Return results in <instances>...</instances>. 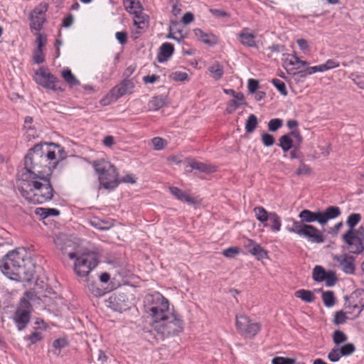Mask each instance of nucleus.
Here are the masks:
<instances>
[{"label": "nucleus", "instance_id": "nucleus-1", "mask_svg": "<svg viewBox=\"0 0 364 364\" xmlns=\"http://www.w3.org/2000/svg\"><path fill=\"white\" fill-rule=\"evenodd\" d=\"M144 303L147 313L153 319V328L161 338L176 336L183 330L181 316L170 309L168 300L161 294H147Z\"/></svg>", "mask_w": 364, "mask_h": 364}, {"label": "nucleus", "instance_id": "nucleus-2", "mask_svg": "<svg viewBox=\"0 0 364 364\" xmlns=\"http://www.w3.org/2000/svg\"><path fill=\"white\" fill-rule=\"evenodd\" d=\"M52 173L49 168L35 171L19 168L16 174L18 189L22 197L33 203H43L51 200L54 189L50 182Z\"/></svg>", "mask_w": 364, "mask_h": 364}, {"label": "nucleus", "instance_id": "nucleus-3", "mask_svg": "<svg viewBox=\"0 0 364 364\" xmlns=\"http://www.w3.org/2000/svg\"><path fill=\"white\" fill-rule=\"evenodd\" d=\"M0 269L8 278L22 282L30 281L33 275V264L24 248L9 252L0 260Z\"/></svg>", "mask_w": 364, "mask_h": 364}, {"label": "nucleus", "instance_id": "nucleus-4", "mask_svg": "<svg viewBox=\"0 0 364 364\" xmlns=\"http://www.w3.org/2000/svg\"><path fill=\"white\" fill-rule=\"evenodd\" d=\"M56 150L64 152V149L60 145L53 142L36 144L25 156L23 167L40 171L46 168L52 173L58 164Z\"/></svg>", "mask_w": 364, "mask_h": 364}, {"label": "nucleus", "instance_id": "nucleus-5", "mask_svg": "<svg viewBox=\"0 0 364 364\" xmlns=\"http://www.w3.org/2000/svg\"><path fill=\"white\" fill-rule=\"evenodd\" d=\"M54 242L63 255L75 259L73 270L80 277H85L98 265L99 254L95 251H85L78 255L73 252L74 244L65 235L58 236Z\"/></svg>", "mask_w": 364, "mask_h": 364}, {"label": "nucleus", "instance_id": "nucleus-6", "mask_svg": "<svg viewBox=\"0 0 364 364\" xmlns=\"http://www.w3.org/2000/svg\"><path fill=\"white\" fill-rule=\"evenodd\" d=\"M92 167L98 176L100 186L105 189L113 190L120 183L117 170L111 162L99 159L93 161Z\"/></svg>", "mask_w": 364, "mask_h": 364}, {"label": "nucleus", "instance_id": "nucleus-7", "mask_svg": "<svg viewBox=\"0 0 364 364\" xmlns=\"http://www.w3.org/2000/svg\"><path fill=\"white\" fill-rule=\"evenodd\" d=\"M35 296L34 292L26 291L17 305L14 314V321L18 331L25 329L31 321L33 308L30 301H33Z\"/></svg>", "mask_w": 364, "mask_h": 364}, {"label": "nucleus", "instance_id": "nucleus-8", "mask_svg": "<svg viewBox=\"0 0 364 364\" xmlns=\"http://www.w3.org/2000/svg\"><path fill=\"white\" fill-rule=\"evenodd\" d=\"M341 215V210L338 206H329L324 211L313 212L310 210H303L300 212L299 222L310 223L318 222L321 225H325L329 220L338 218Z\"/></svg>", "mask_w": 364, "mask_h": 364}, {"label": "nucleus", "instance_id": "nucleus-9", "mask_svg": "<svg viewBox=\"0 0 364 364\" xmlns=\"http://www.w3.org/2000/svg\"><path fill=\"white\" fill-rule=\"evenodd\" d=\"M293 224L291 228H287L289 232H294L300 237L306 238L309 242L313 243H322L325 240V237L321 232L316 227L298 222L291 219Z\"/></svg>", "mask_w": 364, "mask_h": 364}, {"label": "nucleus", "instance_id": "nucleus-10", "mask_svg": "<svg viewBox=\"0 0 364 364\" xmlns=\"http://www.w3.org/2000/svg\"><path fill=\"white\" fill-rule=\"evenodd\" d=\"M135 87L134 78H124L119 84L113 87L107 95L100 100L102 106H107L125 95L131 94Z\"/></svg>", "mask_w": 364, "mask_h": 364}, {"label": "nucleus", "instance_id": "nucleus-11", "mask_svg": "<svg viewBox=\"0 0 364 364\" xmlns=\"http://www.w3.org/2000/svg\"><path fill=\"white\" fill-rule=\"evenodd\" d=\"M253 211L256 219L263 224L265 228H269L273 232H278L282 228L281 217L274 211L268 212L262 206H256Z\"/></svg>", "mask_w": 364, "mask_h": 364}, {"label": "nucleus", "instance_id": "nucleus-12", "mask_svg": "<svg viewBox=\"0 0 364 364\" xmlns=\"http://www.w3.org/2000/svg\"><path fill=\"white\" fill-rule=\"evenodd\" d=\"M236 327L240 333L246 338H253L261 330V324L252 322L245 315L236 316Z\"/></svg>", "mask_w": 364, "mask_h": 364}, {"label": "nucleus", "instance_id": "nucleus-13", "mask_svg": "<svg viewBox=\"0 0 364 364\" xmlns=\"http://www.w3.org/2000/svg\"><path fill=\"white\" fill-rule=\"evenodd\" d=\"M36 82L39 85L54 91H63V89L57 86L58 79L47 69L40 68L36 71Z\"/></svg>", "mask_w": 364, "mask_h": 364}, {"label": "nucleus", "instance_id": "nucleus-14", "mask_svg": "<svg viewBox=\"0 0 364 364\" xmlns=\"http://www.w3.org/2000/svg\"><path fill=\"white\" fill-rule=\"evenodd\" d=\"M48 11L46 3L39 4L30 14V28L39 32L46 21V13Z\"/></svg>", "mask_w": 364, "mask_h": 364}, {"label": "nucleus", "instance_id": "nucleus-15", "mask_svg": "<svg viewBox=\"0 0 364 364\" xmlns=\"http://www.w3.org/2000/svg\"><path fill=\"white\" fill-rule=\"evenodd\" d=\"M343 242L346 245V249L351 254L358 255L364 250L363 238L358 235H354L351 230H347L342 236Z\"/></svg>", "mask_w": 364, "mask_h": 364}, {"label": "nucleus", "instance_id": "nucleus-16", "mask_svg": "<svg viewBox=\"0 0 364 364\" xmlns=\"http://www.w3.org/2000/svg\"><path fill=\"white\" fill-rule=\"evenodd\" d=\"M332 260L333 266L341 269L347 274H353L355 272V259L348 254L333 255Z\"/></svg>", "mask_w": 364, "mask_h": 364}, {"label": "nucleus", "instance_id": "nucleus-17", "mask_svg": "<svg viewBox=\"0 0 364 364\" xmlns=\"http://www.w3.org/2000/svg\"><path fill=\"white\" fill-rule=\"evenodd\" d=\"M107 302V306L115 311L122 312L129 309L128 298L124 293L113 294Z\"/></svg>", "mask_w": 364, "mask_h": 364}, {"label": "nucleus", "instance_id": "nucleus-18", "mask_svg": "<svg viewBox=\"0 0 364 364\" xmlns=\"http://www.w3.org/2000/svg\"><path fill=\"white\" fill-rule=\"evenodd\" d=\"M282 60L284 68L288 73L291 74H294V70L299 68V67L295 68L294 66L297 65L306 66L309 65L307 61L301 60L296 54L284 53Z\"/></svg>", "mask_w": 364, "mask_h": 364}, {"label": "nucleus", "instance_id": "nucleus-19", "mask_svg": "<svg viewBox=\"0 0 364 364\" xmlns=\"http://www.w3.org/2000/svg\"><path fill=\"white\" fill-rule=\"evenodd\" d=\"M345 306L346 308L352 309L353 312L359 315L364 308V291L353 293Z\"/></svg>", "mask_w": 364, "mask_h": 364}, {"label": "nucleus", "instance_id": "nucleus-20", "mask_svg": "<svg viewBox=\"0 0 364 364\" xmlns=\"http://www.w3.org/2000/svg\"><path fill=\"white\" fill-rule=\"evenodd\" d=\"M134 25L136 30L132 31V37L137 38L149 26V16L143 13L134 15Z\"/></svg>", "mask_w": 364, "mask_h": 364}, {"label": "nucleus", "instance_id": "nucleus-21", "mask_svg": "<svg viewBox=\"0 0 364 364\" xmlns=\"http://www.w3.org/2000/svg\"><path fill=\"white\" fill-rule=\"evenodd\" d=\"M237 38L240 43L248 48H257L256 35L250 32L247 27L243 28L237 34Z\"/></svg>", "mask_w": 364, "mask_h": 364}, {"label": "nucleus", "instance_id": "nucleus-22", "mask_svg": "<svg viewBox=\"0 0 364 364\" xmlns=\"http://www.w3.org/2000/svg\"><path fill=\"white\" fill-rule=\"evenodd\" d=\"M188 166L192 170H197L200 173L210 174L217 171L216 166L210 164L198 161L194 159H191L189 161Z\"/></svg>", "mask_w": 364, "mask_h": 364}, {"label": "nucleus", "instance_id": "nucleus-23", "mask_svg": "<svg viewBox=\"0 0 364 364\" xmlns=\"http://www.w3.org/2000/svg\"><path fill=\"white\" fill-rule=\"evenodd\" d=\"M174 46L172 43L166 42L162 43L159 48L157 60L162 63L167 61L173 54Z\"/></svg>", "mask_w": 364, "mask_h": 364}, {"label": "nucleus", "instance_id": "nucleus-24", "mask_svg": "<svg viewBox=\"0 0 364 364\" xmlns=\"http://www.w3.org/2000/svg\"><path fill=\"white\" fill-rule=\"evenodd\" d=\"M193 32L195 36L205 45L213 46L218 42L217 36L211 33H205L200 28H196Z\"/></svg>", "mask_w": 364, "mask_h": 364}, {"label": "nucleus", "instance_id": "nucleus-25", "mask_svg": "<svg viewBox=\"0 0 364 364\" xmlns=\"http://www.w3.org/2000/svg\"><path fill=\"white\" fill-rule=\"evenodd\" d=\"M170 193L178 200L188 203L189 205L195 204V200L188 193L182 191L178 187L171 186L169 187Z\"/></svg>", "mask_w": 364, "mask_h": 364}, {"label": "nucleus", "instance_id": "nucleus-26", "mask_svg": "<svg viewBox=\"0 0 364 364\" xmlns=\"http://www.w3.org/2000/svg\"><path fill=\"white\" fill-rule=\"evenodd\" d=\"M123 3L127 11L133 15L143 11V6L139 0H123Z\"/></svg>", "mask_w": 364, "mask_h": 364}, {"label": "nucleus", "instance_id": "nucleus-27", "mask_svg": "<svg viewBox=\"0 0 364 364\" xmlns=\"http://www.w3.org/2000/svg\"><path fill=\"white\" fill-rule=\"evenodd\" d=\"M166 100V97L164 95L155 96L149 101V107L151 110L158 111L165 105Z\"/></svg>", "mask_w": 364, "mask_h": 364}, {"label": "nucleus", "instance_id": "nucleus-28", "mask_svg": "<svg viewBox=\"0 0 364 364\" xmlns=\"http://www.w3.org/2000/svg\"><path fill=\"white\" fill-rule=\"evenodd\" d=\"M62 77L64 80L71 87L80 85V81L72 73L71 70L68 68L63 69L62 71Z\"/></svg>", "mask_w": 364, "mask_h": 364}, {"label": "nucleus", "instance_id": "nucleus-29", "mask_svg": "<svg viewBox=\"0 0 364 364\" xmlns=\"http://www.w3.org/2000/svg\"><path fill=\"white\" fill-rule=\"evenodd\" d=\"M295 296L307 303H312L315 296L314 293L310 290L299 289L295 292Z\"/></svg>", "mask_w": 364, "mask_h": 364}, {"label": "nucleus", "instance_id": "nucleus-30", "mask_svg": "<svg viewBox=\"0 0 364 364\" xmlns=\"http://www.w3.org/2000/svg\"><path fill=\"white\" fill-rule=\"evenodd\" d=\"M279 146L281 147L284 152H287L294 146L293 140L289 134H284L279 139Z\"/></svg>", "mask_w": 364, "mask_h": 364}, {"label": "nucleus", "instance_id": "nucleus-31", "mask_svg": "<svg viewBox=\"0 0 364 364\" xmlns=\"http://www.w3.org/2000/svg\"><path fill=\"white\" fill-rule=\"evenodd\" d=\"M208 71L213 75V77L215 80H220L224 74L223 66L218 62L210 66Z\"/></svg>", "mask_w": 364, "mask_h": 364}, {"label": "nucleus", "instance_id": "nucleus-32", "mask_svg": "<svg viewBox=\"0 0 364 364\" xmlns=\"http://www.w3.org/2000/svg\"><path fill=\"white\" fill-rule=\"evenodd\" d=\"M257 260H262L263 259L268 258V252L264 247H262L259 243L255 245V247L252 250L250 253Z\"/></svg>", "mask_w": 364, "mask_h": 364}, {"label": "nucleus", "instance_id": "nucleus-33", "mask_svg": "<svg viewBox=\"0 0 364 364\" xmlns=\"http://www.w3.org/2000/svg\"><path fill=\"white\" fill-rule=\"evenodd\" d=\"M327 272L325 271L324 268L321 266L316 265L313 269L312 277L314 281L321 282L324 281L325 276H326Z\"/></svg>", "mask_w": 364, "mask_h": 364}, {"label": "nucleus", "instance_id": "nucleus-34", "mask_svg": "<svg viewBox=\"0 0 364 364\" xmlns=\"http://www.w3.org/2000/svg\"><path fill=\"white\" fill-rule=\"evenodd\" d=\"M361 220V215L360 213H350L346 220V224L349 227L348 230H351L353 232V228Z\"/></svg>", "mask_w": 364, "mask_h": 364}, {"label": "nucleus", "instance_id": "nucleus-35", "mask_svg": "<svg viewBox=\"0 0 364 364\" xmlns=\"http://www.w3.org/2000/svg\"><path fill=\"white\" fill-rule=\"evenodd\" d=\"M258 124V120H257V117L253 114H251L247 121H246V123H245V130L247 133H252L255 131V129H256L257 126Z\"/></svg>", "mask_w": 364, "mask_h": 364}, {"label": "nucleus", "instance_id": "nucleus-36", "mask_svg": "<svg viewBox=\"0 0 364 364\" xmlns=\"http://www.w3.org/2000/svg\"><path fill=\"white\" fill-rule=\"evenodd\" d=\"M333 341L336 346L339 347L341 343L347 341L348 336L341 330H336L333 333Z\"/></svg>", "mask_w": 364, "mask_h": 364}, {"label": "nucleus", "instance_id": "nucleus-37", "mask_svg": "<svg viewBox=\"0 0 364 364\" xmlns=\"http://www.w3.org/2000/svg\"><path fill=\"white\" fill-rule=\"evenodd\" d=\"M322 300L326 307H331L335 304L336 300L332 291H327L323 293Z\"/></svg>", "mask_w": 364, "mask_h": 364}, {"label": "nucleus", "instance_id": "nucleus-38", "mask_svg": "<svg viewBox=\"0 0 364 364\" xmlns=\"http://www.w3.org/2000/svg\"><path fill=\"white\" fill-rule=\"evenodd\" d=\"M243 104H245L244 101H238L235 98H234L230 100L227 104L225 112L228 114H232Z\"/></svg>", "mask_w": 364, "mask_h": 364}, {"label": "nucleus", "instance_id": "nucleus-39", "mask_svg": "<svg viewBox=\"0 0 364 364\" xmlns=\"http://www.w3.org/2000/svg\"><path fill=\"white\" fill-rule=\"evenodd\" d=\"M342 356H348L355 351V346L353 343H348L339 347Z\"/></svg>", "mask_w": 364, "mask_h": 364}, {"label": "nucleus", "instance_id": "nucleus-40", "mask_svg": "<svg viewBox=\"0 0 364 364\" xmlns=\"http://www.w3.org/2000/svg\"><path fill=\"white\" fill-rule=\"evenodd\" d=\"M272 85L277 89V90L284 96L288 94L285 83L279 79L274 78L272 80Z\"/></svg>", "mask_w": 364, "mask_h": 364}, {"label": "nucleus", "instance_id": "nucleus-41", "mask_svg": "<svg viewBox=\"0 0 364 364\" xmlns=\"http://www.w3.org/2000/svg\"><path fill=\"white\" fill-rule=\"evenodd\" d=\"M341 357L343 356L340 352L339 347L338 346L333 348L328 354V358L332 363L339 361Z\"/></svg>", "mask_w": 364, "mask_h": 364}, {"label": "nucleus", "instance_id": "nucleus-42", "mask_svg": "<svg viewBox=\"0 0 364 364\" xmlns=\"http://www.w3.org/2000/svg\"><path fill=\"white\" fill-rule=\"evenodd\" d=\"M283 125V120L279 118L272 119L268 123V129L270 132H277Z\"/></svg>", "mask_w": 364, "mask_h": 364}, {"label": "nucleus", "instance_id": "nucleus-43", "mask_svg": "<svg viewBox=\"0 0 364 364\" xmlns=\"http://www.w3.org/2000/svg\"><path fill=\"white\" fill-rule=\"evenodd\" d=\"M326 285L327 287H333L336 284L337 282V278L336 274L332 270L327 271L326 276H325Z\"/></svg>", "mask_w": 364, "mask_h": 364}, {"label": "nucleus", "instance_id": "nucleus-44", "mask_svg": "<svg viewBox=\"0 0 364 364\" xmlns=\"http://www.w3.org/2000/svg\"><path fill=\"white\" fill-rule=\"evenodd\" d=\"M296 360L291 358L277 356L272 360V364H295Z\"/></svg>", "mask_w": 364, "mask_h": 364}, {"label": "nucleus", "instance_id": "nucleus-45", "mask_svg": "<svg viewBox=\"0 0 364 364\" xmlns=\"http://www.w3.org/2000/svg\"><path fill=\"white\" fill-rule=\"evenodd\" d=\"M348 317L343 311H336L334 316L333 322L336 325H341L346 322Z\"/></svg>", "mask_w": 364, "mask_h": 364}, {"label": "nucleus", "instance_id": "nucleus-46", "mask_svg": "<svg viewBox=\"0 0 364 364\" xmlns=\"http://www.w3.org/2000/svg\"><path fill=\"white\" fill-rule=\"evenodd\" d=\"M262 142L265 146H271L274 144L275 139L272 134L264 132L262 134Z\"/></svg>", "mask_w": 364, "mask_h": 364}, {"label": "nucleus", "instance_id": "nucleus-47", "mask_svg": "<svg viewBox=\"0 0 364 364\" xmlns=\"http://www.w3.org/2000/svg\"><path fill=\"white\" fill-rule=\"evenodd\" d=\"M240 253V248L237 247H230L223 250V255L228 258L234 257Z\"/></svg>", "mask_w": 364, "mask_h": 364}, {"label": "nucleus", "instance_id": "nucleus-48", "mask_svg": "<svg viewBox=\"0 0 364 364\" xmlns=\"http://www.w3.org/2000/svg\"><path fill=\"white\" fill-rule=\"evenodd\" d=\"M151 142L155 150L163 149L166 144L164 139L158 136L153 138Z\"/></svg>", "mask_w": 364, "mask_h": 364}, {"label": "nucleus", "instance_id": "nucleus-49", "mask_svg": "<svg viewBox=\"0 0 364 364\" xmlns=\"http://www.w3.org/2000/svg\"><path fill=\"white\" fill-rule=\"evenodd\" d=\"M43 338L42 333L41 332H33L31 335L25 337V339L30 341V345H33L41 341Z\"/></svg>", "mask_w": 364, "mask_h": 364}, {"label": "nucleus", "instance_id": "nucleus-50", "mask_svg": "<svg viewBox=\"0 0 364 364\" xmlns=\"http://www.w3.org/2000/svg\"><path fill=\"white\" fill-rule=\"evenodd\" d=\"M223 92L226 95H232L234 98H235L238 101H241V102L245 101V97L242 92H236L232 89H224Z\"/></svg>", "mask_w": 364, "mask_h": 364}, {"label": "nucleus", "instance_id": "nucleus-51", "mask_svg": "<svg viewBox=\"0 0 364 364\" xmlns=\"http://www.w3.org/2000/svg\"><path fill=\"white\" fill-rule=\"evenodd\" d=\"M295 173L298 176L309 175L311 173V169L308 165L301 162L299 167L296 169Z\"/></svg>", "mask_w": 364, "mask_h": 364}, {"label": "nucleus", "instance_id": "nucleus-52", "mask_svg": "<svg viewBox=\"0 0 364 364\" xmlns=\"http://www.w3.org/2000/svg\"><path fill=\"white\" fill-rule=\"evenodd\" d=\"M352 80L359 88L364 90V74L353 75Z\"/></svg>", "mask_w": 364, "mask_h": 364}, {"label": "nucleus", "instance_id": "nucleus-53", "mask_svg": "<svg viewBox=\"0 0 364 364\" xmlns=\"http://www.w3.org/2000/svg\"><path fill=\"white\" fill-rule=\"evenodd\" d=\"M171 77L175 81H184L188 79V74L185 72L176 71L171 74Z\"/></svg>", "mask_w": 364, "mask_h": 364}, {"label": "nucleus", "instance_id": "nucleus-54", "mask_svg": "<svg viewBox=\"0 0 364 364\" xmlns=\"http://www.w3.org/2000/svg\"><path fill=\"white\" fill-rule=\"evenodd\" d=\"M68 345V342L65 338H60L58 339H55L53 343V346L55 349L60 350L63 348H65Z\"/></svg>", "mask_w": 364, "mask_h": 364}, {"label": "nucleus", "instance_id": "nucleus-55", "mask_svg": "<svg viewBox=\"0 0 364 364\" xmlns=\"http://www.w3.org/2000/svg\"><path fill=\"white\" fill-rule=\"evenodd\" d=\"M87 287L89 290L95 296H101L102 294V290L97 287L96 284L94 282H88Z\"/></svg>", "mask_w": 364, "mask_h": 364}, {"label": "nucleus", "instance_id": "nucleus-56", "mask_svg": "<svg viewBox=\"0 0 364 364\" xmlns=\"http://www.w3.org/2000/svg\"><path fill=\"white\" fill-rule=\"evenodd\" d=\"M115 37L121 45H124L127 42V33L125 31L117 32Z\"/></svg>", "mask_w": 364, "mask_h": 364}, {"label": "nucleus", "instance_id": "nucleus-57", "mask_svg": "<svg viewBox=\"0 0 364 364\" xmlns=\"http://www.w3.org/2000/svg\"><path fill=\"white\" fill-rule=\"evenodd\" d=\"M45 60L43 50H36L33 54V61L37 64H41Z\"/></svg>", "mask_w": 364, "mask_h": 364}, {"label": "nucleus", "instance_id": "nucleus-58", "mask_svg": "<svg viewBox=\"0 0 364 364\" xmlns=\"http://www.w3.org/2000/svg\"><path fill=\"white\" fill-rule=\"evenodd\" d=\"M324 64L326 65L327 70H331L333 68H337L340 66L339 61H338L337 60H335V59H328L324 63Z\"/></svg>", "mask_w": 364, "mask_h": 364}, {"label": "nucleus", "instance_id": "nucleus-59", "mask_svg": "<svg viewBox=\"0 0 364 364\" xmlns=\"http://www.w3.org/2000/svg\"><path fill=\"white\" fill-rule=\"evenodd\" d=\"M259 87V82L255 79H250L248 80L247 88L250 93L256 92Z\"/></svg>", "mask_w": 364, "mask_h": 364}, {"label": "nucleus", "instance_id": "nucleus-60", "mask_svg": "<svg viewBox=\"0 0 364 364\" xmlns=\"http://www.w3.org/2000/svg\"><path fill=\"white\" fill-rule=\"evenodd\" d=\"M36 43L38 45L37 50H43V47L46 44V38L43 34L38 33L36 37Z\"/></svg>", "mask_w": 364, "mask_h": 364}, {"label": "nucleus", "instance_id": "nucleus-61", "mask_svg": "<svg viewBox=\"0 0 364 364\" xmlns=\"http://www.w3.org/2000/svg\"><path fill=\"white\" fill-rule=\"evenodd\" d=\"M210 12L215 16L218 18H225V17H229L230 15L226 11L221 10V9H210Z\"/></svg>", "mask_w": 364, "mask_h": 364}, {"label": "nucleus", "instance_id": "nucleus-62", "mask_svg": "<svg viewBox=\"0 0 364 364\" xmlns=\"http://www.w3.org/2000/svg\"><path fill=\"white\" fill-rule=\"evenodd\" d=\"M257 243L252 240V239H249V238H246L244 241V243H243V245L245 247V248L250 252L251 253L252 252V250L253 248L255 247V245H257Z\"/></svg>", "mask_w": 364, "mask_h": 364}, {"label": "nucleus", "instance_id": "nucleus-63", "mask_svg": "<svg viewBox=\"0 0 364 364\" xmlns=\"http://www.w3.org/2000/svg\"><path fill=\"white\" fill-rule=\"evenodd\" d=\"M296 43L299 47V48L305 52L309 49V43L306 39L300 38L296 41Z\"/></svg>", "mask_w": 364, "mask_h": 364}, {"label": "nucleus", "instance_id": "nucleus-64", "mask_svg": "<svg viewBox=\"0 0 364 364\" xmlns=\"http://www.w3.org/2000/svg\"><path fill=\"white\" fill-rule=\"evenodd\" d=\"M316 73H317V67H316V65L309 67L306 70L300 72L301 75L302 77H305L306 75H313V74H314Z\"/></svg>", "mask_w": 364, "mask_h": 364}]
</instances>
